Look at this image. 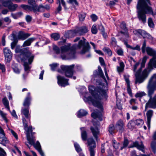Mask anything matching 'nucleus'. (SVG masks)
<instances>
[{"instance_id":"nucleus-1","label":"nucleus","mask_w":156,"mask_h":156,"mask_svg":"<svg viewBox=\"0 0 156 156\" xmlns=\"http://www.w3.org/2000/svg\"><path fill=\"white\" fill-rule=\"evenodd\" d=\"M82 88L83 90L82 94L84 96L83 99L84 101L89 103H92L94 106L99 108L101 111L102 112L103 110L102 104L100 100L107 97L106 94L107 87L100 84L97 89H95L93 86H89V90L91 94V97H88V94L85 92L86 89L85 87L83 86Z\"/></svg>"},{"instance_id":"nucleus-2","label":"nucleus","mask_w":156,"mask_h":156,"mask_svg":"<svg viewBox=\"0 0 156 156\" xmlns=\"http://www.w3.org/2000/svg\"><path fill=\"white\" fill-rule=\"evenodd\" d=\"M148 96L149 99L146 103L145 111L148 107L155 108H156V95L153 97L152 96L156 90V74H155L150 79L147 86Z\"/></svg>"},{"instance_id":"nucleus-3","label":"nucleus","mask_w":156,"mask_h":156,"mask_svg":"<svg viewBox=\"0 0 156 156\" xmlns=\"http://www.w3.org/2000/svg\"><path fill=\"white\" fill-rule=\"evenodd\" d=\"M150 3L149 0H139L137 8L138 9V18L143 23L146 21L145 14L151 13L154 15L151 8L148 6Z\"/></svg>"},{"instance_id":"nucleus-4","label":"nucleus","mask_w":156,"mask_h":156,"mask_svg":"<svg viewBox=\"0 0 156 156\" xmlns=\"http://www.w3.org/2000/svg\"><path fill=\"white\" fill-rule=\"evenodd\" d=\"M15 51L16 53H19L20 55L21 59L24 62V66L25 71L29 70L30 67L29 66L31 64L34 58V55L29 51L27 48L20 49L17 46Z\"/></svg>"},{"instance_id":"nucleus-5","label":"nucleus","mask_w":156,"mask_h":156,"mask_svg":"<svg viewBox=\"0 0 156 156\" xmlns=\"http://www.w3.org/2000/svg\"><path fill=\"white\" fill-rule=\"evenodd\" d=\"M70 44H68L62 46L60 51L58 47L55 45L53 46V49L57 54H61V56L63 59H69L74 58V52L73 48L70 47Z\"/></svg>"},{"instance_id":"nucleus-6","label":"nucleus","mask_w":156,"mask_h":156,"mask_svg":"<svg viewBox=\"0 0 156 156\" xmlns=\"http://www.w3.org/2000/svg\"><path fill=\"white\" fill-rule=\"evenodd\" d=\"M146 43L144 41L141 50L143 53L146 52L147 55L153 56L148 64V69L150 71L153 68H156V51L150 47H146Z\"/></svg>"},{"instance_id":"nucleus-7","label":"nucleus","mask_w":156,"mask_h":156,"mask_svg":"<svg viewBox=\"0 0 156 156\" xmlns=\"http://www.w3.org/2000/svg\"><path fill=\"white\" fill-rule=\"evenodd\" d=\"M23 122V126L24 127V129L27 132L26 135L27 140L28 141L29 143L31 145H33L37 151L41 149V145L39 141H37L35 144V140L33 138H30V133L32 135L34 134V133L32 132V126H30L28 127L27 124L28 123L25 119V118H23L22 119Z\"/></svg>"},{"instance_id":"nucleus-8","label":"nucleus","mask_w":156,"mask_h":156,"mask_svg":"<svg viewBox=\"0 0 156 156\" xmlns=\"http://www.w3.org/2000/svg\"><path fill=\"white\" fill-rule=\"evenodd\" d=\"M141 71V70L140 69L135 74L136 83H142L147 76L148 73L147 69L144 70L142 73H140Z\"/></svg>"},{"instance_id":"nucleus-9","label":"nucleus","mask_w":156,"mask_h":156,"mask_svg":"<svg viewBox=\"0 0 156 156\" xmlns=\"http://www.w3.org/2000/svg\"><path fill=\"white\" fill-rule=\"evenodd\" d=\"M74 66V65L69 66L62 65L61 66V70H58V71L59 73H64L65 76L67 77H72Z\"/></svg>"},{"instance_id":"nucleus-10","label":"nucleus","mask_w":156,"mask_h":156,"mask_svg":"<svg viewBox=\"0 0 156 156\" xmlns=\"http://www.w3.org/2000/svg\"><path fill=\"white\" fill-rule=\"evenodd\" d=\"M83 40H81L80 41L78 44L77 47L74 46L73 48L77 49L82 48V50L81 51V53L82 54H84L88 51L89 44L88 42L86 43V39L83 37Z\"/></svg>"},{"instance_id":"nucleus-11","label":"nucleus","mask_w":156,"mask_h":156,"mask_svg":"<svg viewBox=\"0 0 156 156\" xmlns=\"http://www.w3.org/2000/svg\"><path fill=\"white\" fill-rule=\"evenodd\" d=\"M87 146L89 147L90 156H94L95 151L94 149L96 147L95 143L92 138H90L88 139Z\"/></svg>"},{"instance_id":"nucleus-12","label":"nucleus","mask_w":156,"mask_h":156,"mask_svg":"<svg viewBox=\"0 0 156 156\" xmlns=\"http://www.w3.org/2000/svg\"><path fill=\"white\" fill-rule=\"evenodd\" d=\"M50 8V6L48 5H47L44 6L41 4L37 6L34 7L33 12L38 14V12H44L45 10H48Z\"/></svg>"},{"instance_id":"nucleus-13","label":"nucleus","mask_w":156,"mask_h":156,"mask_svg":"<svg viewBox=\"0 0 156 156\" xmlns=\"http://www.w3.org/2000/svg\"><path fill=\"white\" fill-rule=\"evenodd\" d=\"M121 28L123 30L120 32L121 35L122 36V38L126 39H128L129 36L128 33L127 29L126 27V24L125 23L123 22L121 24Z\"/></svg>"},{"instance_id":"nucleus-14","label":"nucleus","mask_w":156,"mask_h":156,"mask_svg":"<svg viewBox=\"0 0 156 156\" xmlns=\"http://www.w3.org/2000/svg\"><path fill=\"white\" fill-rule=\"evenodd\" d=\"M3 52L5 59L7 62H9L12 58V54L10 49L6 47L3 49Z\"/></svg>"},{"instance_id":"nucleus-15","label":"nucleus","mask_w":156,"mask_h":156,"mask_svg":"<svg viewBox=\"0 0 156 156\" xmlns=\"http://www.w3.org/2000/svg\"><path fill=\"white\" fill-rule=\"evenodd\" d=\"M58 79V83L60 86L65 87L69 85L67 79H65L64 77L60 76H57Z\"/></svg>"},{"instance_id":"nucleus-16","label":"nucleus","mask_w":156,"mask_h":156,"mask_svg":"<svg viewBox=\"0 0 156 156\" xmlns=\"http://www.w3.org/2000/svg\"><path fill=\"white\" fill-rule=\"evenodd\" d=\"M138 32L144 38H147L150 41H152L153 40V37L150 34L147 33L145 31L141 30H138Z\"/></svg>"},{"instance_id":"nucleus-17","label":"nucleus","mask_w":156,"mask_h":156,"mask_svg":"<svg viewBox=\"0 0 156 156\" xmlns=\"http://www.w3.org/2000/svg\"><path fill=\"white\" fill-rule=\"evenodd\" d=\"M29 107H24L22 108L21 109V113L25 116L26 118L27 119L29 122L30 121V115L29 114Z\"/></svg>"},{"instance_id":"nucleus-18","label":"nucleus","mask_w":156,"mask_h":156,"mask_svg":"<svg viewBox=\"0 0 156 156\" xmlns=\"http://www.w3.org/2000/svg\"><path fill=\"white\" fill-rule=\"evenodd\" d=\"M124 125L123 121L121 120H119L117 122L116 125V128L120 132H122L124 130Z\"/></svg>"},{"instance_id":"nucleus-19","label":"nucleus","mask_w":156,"mask_h":156,"mask_svg":"<svg viewBox=\"0 0 156 156\" xmlns=\"http://www.w3.org/2000/svg\"><path fill=\"white\" fill-rule=\"evenodd\" d=\"M93 124L94 126V127H91L90 129L94 136L97 140L98 138L97 135L99 134V132L97 127L95 125L94 123H93Z\"/></svg>"},{"instance_id":"nucleus-20","label":"nucleus","mask_w":156,"mask_h":156,"mask_svg":"<svg viewBox=\"0 0 156 156\" xmlns=\"http://www.w3.org/2000/svg\"><path fill=\"white\" fill-rule=\"evenodd\" d=\"M31 98L30 96V93H28L27 94V95L26 98L24 100V102L23 103V106L24 107H29V106L30 105V102Z\"/></svg>"},{"instance_id":"nucleus-21","label":"nucleus","mask_w":156,"mask_h":156,"mask_svg":"<svg viewBox=\"0 0 156 156\" xmlns=\"http://www.w3.org/2000/svg\"><path fill=\"white\" fill-rule=\"evenodd\" d=\"M152 114L153 111L151 110H149L148 111L146 114L147 119V124L148 128L149 129L150 128L151 119L152 116Z\"/></svg>"},{"instance_id":"nucleus-22","label":"nucleus","mask_w":156,"mask_h":156,"mask_svg":"<svg viewBox=\"0 0 156 156\" xmlns=\"http://www.w3.org/2000/svg\"><path fill=\"white\" fill-rule=\"evenodd\" d=\"M30 35L29 34H25L22 31H20L18 35V38L19 39L23 40L30 36Z\"/></svg>"},{"instance_id":"nucleus-23","label":"nucleus","mask_w":156,"mask_h":156,"mask_svg":"<svg viewBox=\"0 0 156 156\" xmlns=\"http://www.w3.org/2000/svg\"><path fill=\"white\" fill-rule=\"evenodd\" d=\"M35 40V38L34 37H31L29 38L24 41L23 44L22 46L23 47H25L30 46L31 43Z\"/></svg>"},{"instance_id":"nucleus-24","label":"nucleus","mask_w":156,"mask_h":156,"mask_svg":"<svg viewBox=\"0 0 156 156\" xmlns=\"http://www.w3.org/2000/svg\"><path fill=\"white\" fill-rule=\"evenodd\" d=\"M124 43L127 48L133 50H137L140 51V46L138 45H136L135 46H132L127 44L126 41H124Z\"/></svg>"},{"instance_id":"nucleus-25","label":"nucleus","mask_w":156,"mask_h":156,"mask_svg":"<svg viewBox=\"0 0 156 156\" xmlns=\"http://www.w3.org/2000/svg\"><path fill=\"white\" fill-rule=\"evenodd\" d=\"M127 77L126 78V76H124L125 80L127 85V91L129 95L131 96L132 92L130 86L129 81L128 79L129 76H127Z\"/></svg>"},{"instance_id":"nucleus-26","label":"nucleus","mask_w":156,"mask_h":156,"mask_svg":"<svg viewBox=\"0 0 156 156\" xmlns=\"http://www.w3.org/2000/svg\"><path fill=\"white\" fill-rule=\"evenodd\" d=\"M88 114L86 110L81 109H80L77 112V116L78 118L86 115Z\"/></svg>"},{"instance_id":"nucleus-27","label":"nucleus","mask_w":156,"mask_h":156,"mask_svg":"<svg viewBox=\"0 0 156 156\" xmlns=\"http://www.w3.org/2000/svg\"><path fill=\"white\" fill-rule=\"evenodd\" d=\"M80 129L81 130V136L82 139L83 140H86L87 138V134L85 128H81Z\"/></svg>"},{"instance_id":"nucleus-28","label":"nucleus","mask_w":156,"mask_h":156,"mask_svg":"<svg viewBox=\"0 0 156 156\" xmlns=\"http://www.w3.org/2000/svg\"><path fill=\"white\" fill-rule=\"evenodd\" d=\"M136 147L139 150L143 152L144 151V146L142 144L141 145H140L138 144L137 142H135L133 143V146H130L129 147Z\"/></svg>"},{"instance_id":"nucleus-29","label":"nucleus","mask_w":156,"mask_h":156,"mask_svg":"<svg viewBox=\"0 0 156 156\" xmlns=\"http://www.w3.org/2000/svg\"><path fill=\"white\" fill-rule=\"evenodd\" d=\"M88 31L87 28L86 27H80L78 30V33L80 35H82L86 33Z\"/></svg>"},{"instance_id":"nucleus-30","label":"nucleus","mask_w":156,"mask_h":156,"mask_svg":"<svg viewBox=\"0 0 156 156\" xmlns=\"http://www.w3.org/2000/svg\"><path fill=\"white\" fill-rule=\"evenodd\" d=\"M20 7L25 10L33 12L34 7H31L29 5L23 4L21 5H20Z\"/></svg>"},{"instance_id":"nucleus-31","label":"nucleus","mask_w":156,"mask_h":156,"mask_svg":"<svg viewBox=\"0 0 156 156\" xmlns=\"http://www.w3.org/2000/svg\"><path fill=\"white\" fill-rule=\"evenodd\" d=\"M23 14L22 12H19L16 13H12L11 16L13 19H16L21 17L23 15Z\"/></svg>"},{"instance_id":"nucleus-32","label":"nucleus","mask_w":156,"mask_h":156,"mask_svg":"<svg viewBox=\"0 0 156 156\" xmlns=\"http://www.w3.org/2000/svg\"><path fill=\"white\" fill-rule=\"evenodd\" d=\"M18 7V5L16 4H9L8 6V8L9 10L11 12L15 11Z\"/></svg>"},{"instance_id":"nucleus-33","label":"nucleus","mask_w":156,"mask_h":156,"mask_svg":"<svg viewBox=\"0 0 156 156\" xmlns=\"http://www.w3.org/2000/svg\"><path fill=\"white\" fill-rule=\"evenodd\" d=\"M1 139H2V140H1V142L0 143L4 146H5L7 144L9 143V140L5 136Z\"/></svg>"},{"instance_id":"nucleus-34","label":"nucleus","mask_w":156,"mask_h":156,"mask_svg":"<svg viewBox=\"0 0 156 156\" xmlns=\"http://www.w3.org/2000/svg\"><path fill=\"white\" fill-rule=\"evenodd\" d=\"M0 2L5 7H8L10 4V2L7 0H0Z\"/></svg>"},{"instance_id":"nucleus-35","label":"nucleus","mask_w":156,"mask_h":156,"mask_svg":"<svg viewBox=\"0 0 156 156\" xmlns=\"http://www.w3.org/2000/svg\"><path fill=\"white\" fill-rule=\"evenodd\" d=\"M146 95V94L144 91L139 92L135 95L136 98H141Z\"/></svg>"},{"instance_id":"nucleus-36","label":"nucleus","mask_w":156,"mask_h":156,"mask_svg":"<svg viewBox=\"0 0 156 156\" xmlns=\"http://www.w3.org/2000/svg\"><path fill=\"white\" fill-rule=\"evenodd\" d=\"M28 3L30 5L31 7L34 6H37V5L36 3V1L35 0H28Z\"/></svg>"},{"instance_id":"nucleus-37","label":"nucleus","mask_w":156,"mask_h":156,"mask_svg":"<svg viewBox=\"0 0 156 156\" xmlns=\"http://www.w3.org/2000/svg\"><path fill=\"white\" fill-rule=\"evenodd\" d=\"M124 67V64L123 62L120 63V66L117 67V70L118 72H120L123 71Z\"/></svg>"},{"instance_id":"nucleus-38","label":"nucleus","mask_w":156,"mask_h":156,"mask_svg":"<svg viewBox=\"0 0 156 156\" xmlns=\"http://www.w3.org/2000/svg\"><path fill=\"white\" fill-rule=\"evenodd\" d=\"M101 115V112L97 113L94 112L92 113L91 114L92 117L94 119H96L99 117H100Z\"/></svg>"},{"instance_id":"nucleus-39","label":"nucleus","mask_w":156,"mask_h":156,"mask_svg":"<svg viewBox=\"0 0 156 156\" xmlns=\"http://www.w3.org/2000/svg\"><path fill=\"white\" fill-rule=\"evenodd\" d=\"M74 146L75 148L76 151L79 152L82 151V149L80 147L79 145L77 143H74Z\"/></svg>"},{"instance_id":"nucleus-40","label":"nucleus","mask_w":156,"mask_h":156,"mask_svg":"<svg viewBox=\"0 0 156 156\" xmlns=\"http://www.w3.org/2000/svg\"><path fill=\"white\" fill-rule=\"evenodd\" d=\"M135 124L134 121L131 120L128 123L127 126L129 129H132L134 128Z\"/></svg>"},{"instance_id":"nucleus-41","label":"nucleus","mask_w":156,"mask_h":156,"mask_svg":"<svg viewBox=\"0 0 156 156\" xmlns=\"http://www.w3.org/2000/svg\"><path fill=\"white\" fill-rule=\"evenodd\" d=\"M134 122L135 124L139 126L142 125L144 123L143 120L141 119L136 120L134 121Z\"/></svg>"},{"instance_id":"nucleus-42","label":"nucleus","mask_w":156,"mask_h":156,"mask_svg":"<svg viewBox=\"0 0 156 156\" xmlns=\"http://www.w3.org/2000/svg\"><path fill=\"white\" fill-rule=\"evenodd\" d=\"M108 131L111 134H112L115 133V127L113 125L111 124L109 126Z\"/></svg>"},{"instance_id":"nucleus-43","label":"nucleus","mask_w":156,"mask_h":156,"mask_svg":"<svg viewBox=\"0 0 156 156\" xmlns=\"http://www.w3.org/2000/svg\"><path fill=\"white\" fill-rule=\"evenodd\" d=\"M3 102L5 107L9 110V102L6 98H5L3 99Z\"/></svg>"},{"instance_id":"nucleus-44","label":"nucleus","mask_w":156,"mask_h":156,"mask_svg":"<svg viewBox=\"0 0 156 156\" xmlns=\"http://www.w3.org/2000/svg\"><path fill=\"white\" fill-rule=\"evenodd\" d=\"M51 37L52 38L55 40H57L60 37L59 35L57 33H54L51 34Z\"/></svg>"},{"instance_id":"nucleus-45","label":"nucleus","mask_w":156,"mask_h":156,"mask_svg":"<svg viewBox=\"0 0 156 156\" xmlns=\"http://www.w3.org/2000/svg\"><path fill=\"white\" fill-rule=\"evenodd\" d=\"M9 130L12 135V136L15 137L16 140H18V136L17 134L12 129H9Z\"/></svg>"},{"instance_id":"nucleus-46","label":"nucleus","mask_w":156,"mask_h":156,"mask_svg":"<svg viewBox=\"0 0 156 156\" xmlns=\"http://www.w3.org/2000/svg\"><path fill=\"white\" fill-rule=\"evenodd\" d=\"M104 51L109 56H111L112 54V52L109 48H105L103 49Z\"/></svg>"},{"instance_id":"nucleus-47","label":"nucleus","mask_w":156,"mask_h":156,"mask_svg":"<svg viewBox=\"0 0 156 156\" xmlns=\"http://www.w3.org/2000/svg\"><path fill=\"white\" fill-rule=\"evenodd\" d=\"M5 136V133L3 129L0 126V139L3 138Z\"/></svg>"},{"instance_id":"nucleus-48","label":"nucleus","mask_w":156,"mask_h":156,"mask_svg":"<svg viewBox=\"0 0 156 156\" xmlns=\"http://www.w3.org/2000/svg\"><path fill=\"white\" fill-rule=\"evenodd\" d=\"M91 31L92 33L94 34H96L97 33L98 30L96 25H94L92 26Z\"/></svg>"},{"instance_id":"nucleus-49","label":"nucleus","mask_w":156,"mask_h":156,"mask_svg":"<svg viewBox=\"0 0 156 156\" xmlns=\"http://www.w3.org/2000/svg\"><path fill=\"white\" fill-rule=\"evenodd\" d=\"M58 66V64L56 63H54L52 64H50V66L51 67V70H55Z\"/></svg>"},{"instance_id":"nucleus-50","label":"nucleus","mask_w":156,"mask_h":156,"mask_svg":"<svg viewBox=\"0 0 156 156\" xmlns=\"http://www.w3.org/2000/svg\"><path fill=\"white\" fill-rule=\"evenodd\" d=\"M0 114L2 116V117L3 118V119L5 121L7 122H8L7 119L6 118V114L4 113L2 111H0Z\"/></svg>"},{"instance_id":"nucleus-51","label":"nucleus","mask_w":156,"mask_h":156,"mask_svg":"<svg viewBox=\"0 0 156 156\" xmlns=\"http://www.w3.org/2000/svg\"><path fill=\"white\" fill-rule=\"evenodd\" d=\"M148 24L149 26L151 27H154V24L153 22L152 19L150 18L148 20Z\"/></svg>"},{"instance_id":"nucleus-52","label":"nucleus","mask_w":156,"mask_h":156,"mask_svg":"<svg viewBox=\"0 0 156 156\" xmlns=\"http://www.w3.org/2000/svg\"><path fill=\"white\" fill-rule=\"evenodd\" d=\"M151 148L154 153H155L156 150V143L154 142H152L151 144Z\"/></svg>"},{"instance_id":"nucleus-53","label":"nucleus","mask_w":156,"mask_h":156,"mask_svg":"<svg viewBox=\"0 0 156 156\" xmlns=\"http://www.w3.org/2000/svg\"><path fill=\"white\" fill-rule=\"evenodd\" d=\"M86 16V14L85 13H82L79 15V18L80 21H83L84 20Z\"/></svg>"},{"instance_id":"nucleus-54","label":"nucleus","mask_w":156,"mask_h":156,"mask_svg":"<svg viewBox=\"0 0 156 156\" xmlns=\"http://www.w3.org/2000/svg\"><path fill=\"white\" fill-rule=\"evenodd\" d=\"M129 144V142L127 139H125L123 144V147H121V150H122L123 148H124L127 146Z\"/></svg>"},{"instance_id":"nucleus-55","label":"nucleus","mask_w":156,"mask_h":156,"mask_svg":"<svg viewBox=\"0 0 156 156\" xmlns=\"http://www.w3.org/2000/svg\"><path fill=\"white\" fill-rule=\"evenodd\" d=\"M6 153L5 151L0 147V156H5Z\"/></svg>"},{"instance_id":"nucleus-56","label":"nucleus","mask_w":156,"mask_h":156,"mask_svg":"<svg viewBox=\"0 0 156 156\" xmlns=\"http://www.w3.org/2000/svg\"><path fill=\"white\" fill-rule=\"evenodd\" d=\"M90 17L93 21H96L98 19L97 16L95 14H92L90 16Z\"/></svg>"},{"instance_id":"nucleus-57","label":"nucleus","mask_w":156,"mask_h":156,"mask_svg":"<svg viewBox=\"0 0 156 156\" xmlns=\"http://www.w3.org/2000/svg\"><path fill=\"white\" fill-rule=\"evenodd\" d=\"M57 4H59V5L57 8V10L58 11H60L61 10L62 7L60 5V4L61 3V1L60 0H57Z\"/></svg>"},{"instance_id":"nucleus-58","label":"nucleus","mask_w":156,"mask_h":156,"mask_svg":"<svg viewBox=\"0 0 156 156\" xmlns=\"http://www.w3.org/2000/svg\"><path fill=\"white\" fill-rule=\"evenodd\" d=\"M0 69L2 70V72H4L5 71V68L4 65L0 63Z\"/></svg>"},{"instance_id":"nucleus-59","label":"nucleus","mask_w":156,"mask_h":156,"mask_svg":"<svg viewBox=\"0 0 156 156\" xmlns=\"http://www.w3.org/2000/svg\"><path fill=\"white\" fill-rule=\"evenodd\" d=\"M25 19L27 22H29L31 21L32 17L29 15H27Z\"/></svg>"},{"instance_id":"nucleus-60","label":"nucleus","mask_w":156,"mask_h":156,"mask_svg":"<svg viewBox=\"0 0 156 156\" xmlns=\"http://www.w3.org/2000/svg\"><path fill=\"white\" fill-rule=\"evenodd\" d=\"M4 20L6 23H7L8 24H9L11 22V20L9 17H7L4 19Z\"/></svg>"},{"instance_id":"nucleus-61","label":"nucleus","mask_w":156,"mask_h":156,"mask_svg":"<svg viewBox=\"0 0 156 156\" xmlns=\"http://www.w3.org/2000/svg\"><path fill=\"white\" fill-rule=\"evenodd\" d=\"M12 115L15 118L17 119V116L16 115V112L15 110H13L12 112H11Z\"/></svg>"},{"instance_id":"nucleus-62","label":"nucleus","mask_w":156,"mask_h":156,"mask_svg":"<svg viewBox=\"0 0 156 156\" xmlns=\"http://www.w3.org/2000/svg\"><path fill=\"white\" fill-rule=\"evenodd\" d=\"M13 70L14 73L16 74H19L20 73V70L16 67L13 68Z\"/></svg>"},{"instance_id":"nucleus-63","label":"nucleus","mask_w":156,"mask_h":156,"mask_svg":"<svg viewBox=\"0 0 156 156\" xmlns=\"http://www.w3.org/2000/svg\"><path fill=\"white\" fill-rule=\"evenodd\" d=\"M17 43L16 41H14L11 43V48L12 49H13L15 47L16 44Z\"/></svg>"},{"instance_id":"nucleus-64","label":"nucleus","mask_w":156,"mask_h":156,"mask_svg":"<svg viewBox=\"0 0 156 156\" xmlns=\"http://www.w3.org/2000/svg\"><path fill=\"white\" fill-rule=\"evenodd\" d=\"M117 53L119 55H122L123 54V51L121 49L118 50L117 51Z\"/></svg>"}]
</instances>
